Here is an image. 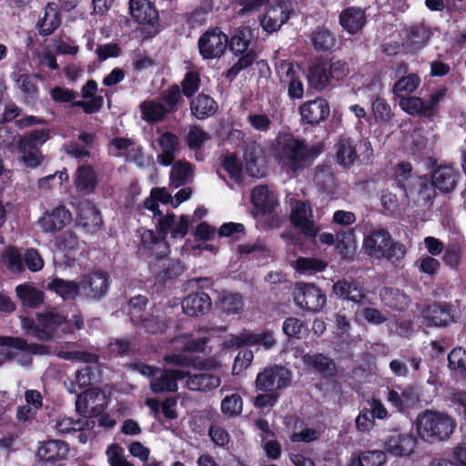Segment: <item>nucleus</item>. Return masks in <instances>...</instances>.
Segmentation results:
<instances>
[{"label": "nucleus", "mask_w": 466, "mask_h": 466, "mask_svg": "<svg viewBox=\"0 0 466 466\" xmlns=\"http://www.w3.org/2000/svg\"><path fill=\"white\" fill-rule=\"evenodd\" d=\"M189 107L191 114L199 120H204L214 116L218 109L216 100L204 93H200L197 96L192 97Z\"/></svg>", "instance_id": "nucleus-29"}, {"label": "nucleus", "mask_w": 466, "mask_h": 466, "mask_svg": "<svg viewBox=\"0 0 466 466\" xmlns=\"http://www.w3.org/2000/svg\"><path fill=\"white\" fill-rule=\"evenodd\" d=\"M312 48L317 53H326L332 50L336 45L334 34L325 25H318L309 35Z\"/></svg>", "instance_id": "nucleus-34"}, {"label": "nucleus", "mask_w": 466, "mask_h": 466, "mask_svg": "<svg viewBox=\"0 0 466 466\" xmlns=\"http://www.w3.org/2000/svg\"><path fill=\"white\" fill-rule=\"evenodd\" d=\"M61 24L59 8L56 3H48L45 8L43 17L37 22V28L40 35H50Z\"/></svg>", "instance_id": "nucleus-33"}, {"label": "nucleus", "mask_w": 466, "mask_h": 466, "mask_svg": "<svg viewBox=\"0 0 466 466\" xmlns=\"http://www.w3.org/2000/svg\"><path fill=\"white\" fill-rule=\"evenodd\" d=\"M447 94V88L441 87L429 96L427 100L420 96H408L400 98V108L410 116L432 119L440 113V102Z\"/></svg>", "instance_id": "nucleus-5"}, {"label": "nucleus", "mask_w": 466, "mask_h": 466, "mask_svg": "<svg viewBox=\"0 0 466 466\" xmlns=\"http://www.w3.org/2000/svg\"><path fill=\"white\" fill-rule=\"evenodd\" d=\"M220 308L228 315L238 314L244 308L243 298L238 293H226L220 299Z\"/></svg>", "instance_id": "nucleus-56"}, {"label": "nucleus", "mask_w": 466, "mask_h": 466, "mask_svg": "<svg viewBox=\"0 0 466 466\" xmlns=\"http://www.w3.org/2000/svg\"><path fill=\"white\" fill-rule=\"evenodd\" d=\"M107 460L110 466H134L124 455V449L117 443H112L106 449Z\"/></svg>", "instance_id": "nucleus-64"}, {"label": "nucleus", "mask_w": 466, "mask_h": 466, "mask_svg": "<svg viewBox=\"0 0 466 466\" xmlns=\"http://www.w3.org/2000/svg\"><path fill=\"white\" fill-rule=\"evenodd\" d=\"M350 74V66L343 59L318 56L308 67L307 79L310 88L321 92L335 87Z\"/></svg>", "instance_id": "nucleus-2"}, {"label": "nucleus", "mask_w": 466, "mask_h": 466, "mask_svg": "<svg viewBox=\"0 0 466 466\" xmlns=\"http://www.w3.org/2000/svg\"><path fill=\"white\" fill-rule=\"evenodd\" d=\"M177 373H178V371H164L160 377L151 381V390L155 393L176 391L177 390Z\"/></svg>", "instance_id": "nucleus-46"}, {"label": "nucleus", "mask_w": 466, "mask_h": 466, "mask_svg": "<svg viewBox=\"0 0 466 466\" xmlns=\"http://www.w3.org/2000/svg\"><path fill=\"white\" fill-rule=\"evenodd\" d=\"M200 75L198 71H188L181 81L180 90L187 98H192L200 87Z\"/></svg>", "instance_id": "nucleus-57"}, {"label": "nucleus", "mask_w": 466, "mask_h": 466, "mask_svg": "<svg viewBox=\"0 0 466 466\" xmlns=\"http://www.w3.org/2000/svg\"><path fill=\"white\" fill-rule=\"evenodd\" d=\"M211 299L203 290H198L187 295L182 301V309L185 314L190 317L203 316L211 309Z\"/></svg>", "instance_id": "nucleus-26"}, {"label": "nucleus", "mask_w": 466, "mask_h": 466, "mask_svg": "<svg viewBox=\"0 0 466 466\" xmlns=\"http://www.w3.org/2000/svg\"><path fill=\"white\" fill-rule=\"evenodd\" d=\"M455 309L450 302H433L421 310L428 326L445 328L455 322Z\"/></svg>", "instance_id": "nucleus-16"}, {"label": "nucleus", "mask_w": 466, "mask_h": 466, "mask_svg": "<svg viewBox=\"0 0 466 466\" xmlns=\"http://www.w3.org/2000/svg\"><path fill=\"white\" fill-rule=\"evenodd\" d=\"M299 111L303 123L316 126L329 117L330 107L326 98L316 97L300 105Z\"/></svg>", "instance_id": "nucleus-18"}, {"label": "nucleus", "mask_w": 466, "mask_h": 466, "mask_svg": "<svg viewBox=\"0 0 466 466\" xmlns=\"http://www.w3.org/2000/svg\"><path fill=\"white\" fill-rule=\"evenodd\" d=\"M333 294L341 300L350 301L359 307L368 303L367 291L363 285L355 279H340L332 285Z\"/></svg>", "instance_id": "nucleus-14"}, {"label": "nucleus", "mask_w": 466, "mask_h": 466, "mask_svg": "<svg viewBox=\"0 0 466 466\" xmlns=\"http://www.w3.org/2000/svg\"><path fill=\"white\" fill-rule=\"evenodd\" d=\"M15 293L24 308L36 309L45 300L44 292L29 283L17 285Z\"/></svg>", "instance_id": "nucleus-36"}, {"label": "nucleus", "mask_w": 466, "mask_h": 466, "mask_svg": "<svg viewBox=\"0 0 466 466\" xmlns=\"http://www.w3.org/2000/svg\"><path fill=\"white\" fill-rule=\"evenodd\" d=\"M76 224L88 234H95L103 227V218L96 205L87 199L77 202Z\"/></svg>", "instance_id": "nucleus-13"}, {"label": "nucleus", "mask_w": 466, "mask_h": 466, "mask_svg": "<svg viewBox=\"0 0 466 466\" xmlns=\"http://www.w3.org/2000/svg\"><path fill=\"white\" fill-rule=\"evenodd\" d=\"M436 189L432 179H430L427 176H422L415 178V183L406 197L431 206L436 197Z\"/></svg>", "instance_id": "nucleus-28"}, {"label": "nucleus", "mask_w": 466, "mask_h": 466, "mask_svg": "<svg viewBox=\"0 0 466 466\" xmlns=\"http://www.w3.org/2000/svg\"><path fill=\"white\" fill-rule=\"evenodd\" d=\"M456 426L453 419L447 414L430 410L420 413L416 419V429L420 437L428 442L448 439Z\"/></svg>", "instance_id": "nucleus-4"}, {"label": "nucleus", "mask_w": 466, "mask_h": 466, "mask_svg": "<svg viewBox=\"0 0 466 466\" xmlns=\"http://www.w3.org/2000/svg\"><path fill=\"white\" fill-rule=\"evenodd\" d=\"M380 299L385 306L400 312L404 311L410 302L408 295L394 288H384L380 291Z\"/></svg>", "instance_id": "nucleus-40"}, {"label": "nucleus", "mask_w": 466, "mask_h": 466, "mask_svg": "<svg viewBox=\"0 0 466 466\" xmlns=\"http://www.w3.org/2000/svg\"><path fill=\"white\" fill-rule=\"evenodd\" d=\"M304 362L324 376L333 377L337 372L336 364L333 360L323 353L305 355Z\"/></svg>", "instance_id": "nucleus-41"}, {"label": "nucleus", "mask_w": 466, "mask_h": 466, "mask_svg": "<svg viewBox=\"0 0 466 466\" xmlns=\"http://www.w3.org/2000/svg\"><path fill=\"white\" fill-rule=\"evenodd\" d=\"M210 137L208 132L199 127L194 126L190 127L186 137V142L189 149L196 151L200 149L204 143Z\"/></svg>", "instance_id": "nucleus-62"}, {"label": "nucleus", "mask_w": 466, "mask_h": 466, "mask_svg": "<svg viewBox=\"0 0 466 466\" xmlns=\"http://www.w3.org/2000/svg\"><path fill=\"white\" fill-rule=\"evenodd\" d=\"M157 142L162 150L161 154L157 155L158 163L165 167L171 166L179 149L178 137L170 131H165L157 138Z\"/></svg>", "instance_id": "nucleus-27"}, {"label": "nucleus", "mask_w": 466, "mask_h": 466, "mask_svg": "<svg viewBox=\"0 0 466 466\" xmlns=\"http://www.w3.org/2000/svg\"><path fill=\"white\" fill-rule=\"evenodd\" d=\"M69 444L62 440L48 439L39 442L37 460L51 466H62L68 459Z\"/></svg>", "instance_id": "nucleus-10"}, {"label": "nucleus", "mask_w": 466, "mask_h": 466, "mask_svg": "<svg viewBox=\"0 0 466 466\" xmlns=\"http://www.w3.org/2000/svg\"><path fill=\"white\" fill-rule=\"evenodd\" d=\"M74 185L77 193L90 196L96 192L98 186V174L90 164L79 165L76 170Z\"/></svg>", "instance_id": "nucleus-21"}, {"label": "nucleus", "mask_w": 466, "mask_h": 466, "mask_svg": "<svg viewBox=\"0 0 466 466\" xmlns=\"http://www.w3.org/2000/svg\"><path fill=\"white\" fill-rule=\"evenodd\" d=\"M228 37L220 27L208 28L198 41L199 54L204 59L219 58L228 46Z\"/></svg>", "instance_id": "nucleus-9"}, {"label": "nucleus", "mask_w": 466, "mask_h": 466, "mask_svg": "<svg viewBox=\"0 0 466 466\" xmlns=\"http://www.w3.org/2000/svg\"><path fill=\"white\" fill-rule=\"evenodd\" d=\"M108 350L116 357H125L133 355L136 346L130 339H115L109 343Z\"/></svg>", "instance_id": "nucleus-59"}, {"label": "nucleus", "mask_w": 466, "mask_h": 466, "mask_svg": "<svg viewBox=\"0 0 466 466\" xmlns=\"http://www.w3.org/2000/svg\"><path fill=\"white\" fill-rule=\"evenodd\" d=\"M416 445L417 439L414 434L399 427L388 430L382 439V447L386 453L397 458L410 456Z\"/></svg>", "instance_id": "nucleus-6"}, {"label": "nucleus", "mask_w": 466, "mask_h": 466, "mask_svg": "<svg viewBox=\"0 0 466 466\" xmlns=\"http://www.w3.org/2000/svg\"><path fill=\"white\" fill-rule=\"evenodd\" d=\"M72 220V215L65 205H59L52 210H46L39 218L38 225L45 233L62 230Z\"/></svg>", "instance_id": "nucleus-19"}, {"label": "nucleus", "mask_w": 466, "mask_h": 466, "mask_svg": "<svg viewBox=\"0 0 466 466\" xmlns=\"http://www.w3.org/2000/svg\"><path fill=\"white\" fill-rule=\"evenodd\" d=\"M371 109L377 124L389 123L394 116L390 104L383 97H377L372 102Z\"/></svg>", "instance_id": "nucleus-53"}, {"label": "nucleus", "mask_w": 466, "mask_h": 466, "mask_svg": "<svg viewBox=\"0 0 466 466\" xmlns=\"http://www.w3.org/2000/svg\"><path fill=\"white\" fill-rule=\"evenodd\" d=\"M293 299L299 309L310 312H319L327 304L326 294L313 283L298 282Z\"/></svg>", "instance_id": "nucleus-7"}, {"label": "nucleus", "mask_w": 466, "mask_h": 466, "mask_svg": "<svg viewBox=\"0 0 466 466\" xmlns=\"http://www.w3.org/2000/svg\"><path fill=\"white\" fill-rule=\"evenodd\" d=\"M367 15L364 9L357 6L344 8L339 15V23L347 33L358 34L366 25Z\"/></svg>", "instance_id": "nucleus-25"}, {"label": "nucleus", "mask_w": 466, "mask_h": 466, "mask_svg": "<svg viewBox=\"0 0 466 466\" xmlns=\"http://www.w3.org/2000/svg\"><path fill=\"white\" fill-rule=\"evenodd\" d=\"M431 177L439 191L448 194L456 188L461 174L451 165H438L434 161L431 167Z\"/></svg>", "instance_id": "nucleus-17"}, {"label": "nucleus", "mask_w": 466, "mask_h": 466, "mask_svg": "<svg viewBox=\"0 0 466 466\" xmlns=\"http://www.w3.org/2000/svg\"><path fill=\"white\" fill-rule=\"evenodd\" d=\"M326 267L327 263L317 258L300 257L296 260L297 270L302 273L321 272Z\"/></svg>", "instance_id": "nucleus-61"}, {"label": "nucleus", "mask_w": 466, "mask_h": 466, "mask_svg": "<svg viewBox=\"0 0 466 466\" xmlns=\"http://www.w3.org/2000/svg\"><path fill=\"white\" fill-rule=\"evenodd\" d=\"M136 326L151 334H161L167 329L168 323L164 315L155 316L151 314L142 318L141 321Z\"/></svg>", "instance_id": "nucleus-48"}, {"label": "nucleus", "mask_w": 466, "mask_h": 466, "mask_svg": "<svg viewBox=\"0 0 466 466\" xmlns=\"http://www.w3.org/2000/svg\"><path fill=\"white\" fill-rule=\"evenodd\" d=\"M37 321L39 322L40 326H43L46 328L50 332H52L55 335V332H56L59 328L66 324V318L56 312H46L38 315Z\"/></svg>", "instance_id": "nucleus-60"}, {"label": "nucleus", "mask_w": 466, "mask_h": 466, "mask_svg": "<svg viewBox=\"0 0 466 466\" xmlns=\"http://www.w3.org/2000/svg\"><path fill=\"white\" fill-rule=\"evenodd\" d=\"M110 284L109 274L105 270L98 269L81 277L80 291L88 300L101 301L106 296Z\"/></svg>", "instance_id": "nucleus-8"}, {"label": "nucleus", "mask_w": 466, "mask_h": 466, "mask_svg": "<svg viewBox=\"0 0 466 466\" xmlns=\"http://www.w3.org/2000/svg\"><path fill=\"white\" fill-rule=\"evenodd\" d=\"M356 143L348 136H340L335 144L336 162L339 166L350 167L356 161L358 155Z\"/></svg>", "instance_id": "nucleus-32"}, {"label": "nucleus", "mask_w": 466, "mask_h": 466, "mask_svg": "<svg viewBox=\"0 0 466 466\" xmlns=\"http://www.w3.org/2000/svg\"><path fill=\"white\" fill-rule=\"evenodd\" d=\"M312 208L308 201L298 200L289 215L291 225L309 238H315L319 232V228L309 218H312Z\"/></svg>", "instance_id": "nucleus-12"}, {"label": "nucleus", "mask_w": 466, "mask_h": 466, "mask_svg": "<svg viewBox=\"0 0 466 466\" xmlns=\"http://www.w3.org/2000/svg\"><path fill=\"white\" fill-rule=\"evenodd\" d=\"M231 345L239 349L244 346H263L265 349H271L276 344L272 331L264 330L261 333H253L249 329H243L239 334L234 336Z\"/></svg>", "instance_id": "nucleus-23"}, {"label": "nucleus", "mask_w": 466, "mask_h": 466, "mask_svg": "<svg viewBox=\"0 0 466 466\" xmlns=\"http://www.w3.org/2000/svg\"><path fill=\"white\" fill-rule=\"evenodd\" d=\"M362 247L369 257L384 258L392 264L400 262L407 252L404 244L394 240L389 230L384 228L372 229L364 237Z\"/></svg>", "instance_id": "nucleus-3"}, {"label": "nucleus", "mask_w": 466, "mask_h": 466, "mask_svg": "<svg viewBox=\"0 0 466 466\" xmlns=\"http://www.w3.org/2000/svg\"><path fill=\"white\" fill-rule=\"evenodd\" d=\"M412 173V166L409 162H401L398 164L395 171V181L398 187L404 191L405 196L408 195L415 183V178H419Z\"/></svg>", "instance_id": "nucleus-43"}, {"label": "nucleus", "mask_w": 466, "mask_h": 466, "mask_svg": "<svg viewBox=\"0 0 466 466\" xmlns=\"http://www.w3.org/2000/svg\"><path fill=\"white\" fill-rule=\"evenodd\" d=\"M98 86L96 80L89 79L81 89V96L88 101L77 100L74 101L72 106L82 108L83 112L92 115L99 112L104 106V97L96 95Z\"/></svg>", "instance_id": "nucleus-22"}, {"label": "nucleus", "mask_w": 466, "mask_h": 466, "mask_svg": "<svg viewBox=\"0 0 466 466\" xmlns=\"http://www.w3.org/2000/svg\"><path fill=\"white\" fill-rule=\"evenodd\" d=\"M129 11L132 18L138 24L148 25L153 35L159 32V15L155 5L149 0H129Z\"/></svg>", "instance_id": "nucleus-15"}, {"label": "nucleus", "mask_w": 466, "mask_h": 466, "mask_svg": "<svg viewBox=\"0 0 466 466\" xmlns=\"http://www.w3.org/2000/svg\"><path fill=\"white\" fill-rule=\"evenodd\" d=\"M80 281L67 280L55 277L46 285V290L56 293L63 300H74L80 293Z\"/></svg>", "instance_id": "nucleus-31"}, {"label": "nucleus", "mask_w": 466, "mask_h": 466, "mask_svg": "<svg viewBox=\"0 0 466 466\" xmlns=\"http://www.w3.org/2000/svg\"><path fill=\"white\" fill-rule=\"evenodd\" d=\"M170 170V181L177 187L183 186L187 183L189 177L193 174V165L187 161L178 160L172 163Z\"/></svg>", "instance_id": "nucleus-45"}, {"label": "nucleus", "mask_w": 466, "mask_h": 466, "mask_svg": "<svg viewBox=\"0 0 466 466\" xmlns=\"http://www.w3.org/2000/svg\"><path fill=\"white\" fill-rule=\"evenodd\" d=\"M17 147L19 152L22 154L21 158L25 167L35 168L43 163L45 156L39 148H29L28 147H25L20 144H17Z\"/></svg>", "instance_id": "nucleus-58"}, {"label": "nucleus", "mask_w": 466, "mask_h": 466, "mask_svg": "<svg viewBox=\"0 0 466 466\" xmlns=\"http://www.w3.org/2000/svg\"><path fill=\"white\" fill-rule=\"evenodd\" d=\"M421 79L417 73H410L398 79L392 87L393 93L401 97L402 93L411 94L420 86Z\"/></svg>", "instance_id": "nucleus-51"}, {"label": "nucleus", "mask_w": 466, "mask_h": 466, "mask_svg": "<svg viewBox=\"0 0 466 466\" xmlns=\"http://www.w3.org/2000/svg\"><path fill=\"white\" fill-rule=\"evenodd\" d=\"M15 81L27 100L34 101L38 98L39 88L37 83L34 82V76H29L27 73L20 74Z\"/></svg>", "instance_id": "nucleus-55"}, {"label": "nucleus", "mask_w": 466, "mask_h": 466, "mask_svg": "<svg viewBox=\"0 0 466 466\" xmlns=\"http://www.w3.org/2000/svg\"><path fill=\"white\" fill-rule=\"evenodd\" d=\"M255 383L258 390L278 391L289 386L290 373L281 366L268 367L257 375Z\"/></svg>", "instance_id": "nucleus-11"}, {"label": "nucleus", "mask_w": 466, "mask_h": 466, "mask_svg": "<svg viewBox=\"0 0 466 466\" xmlns=\"http://www.w3.org/2000/svg\"><path fill=\"white\" fill-rule=\"evenodd\" d=\"M220 378L207 371L197 373H188L187 386L190 390L208 391L218 388L220 385Z\"/></svg>", "instance_id": "nucleus-35"}, {"label": "nucleus", "mask_w": 466, "mask_h": 466, "mask_svg": "<svg viewBox=\"0 0 466 466\" xmlns=\"http://www.w3.org/2000/svg\"><path fill=\"white\" fill-rule=\"evenodd\" d=\"M323 149L321 143L309 146L304 139L285 134L278 139L276 159L288 173L297 176L309 167Z\"/></svg>", "instance_id": "nucleus-1"}, {"label": "nucleus", "mask_w": 466, "mask_h": 466, "mask_svg": "<svg viewBox=\"0 0 466 466\" xmlns=\"http://www.w3.org/2000/svg\"><path fill=\"white\" fill-rule=\"evenodd\" d=\"M282 331L289 339H300L308 331V328L304 320L297 317H289L283 321Z\"/></svg>", "instance_id": "nucleus-50"}, {"label": "nucleus", "mask_w": 466, "mask_h": 466, "mask_svg": "<svg viewBox=\"0 0 466 466\" xmlns=\"http://www.w3.org/2000/svg\"><path fill=\"white\" fill-rule=\"evenodd\" d=\"M243 401L240 395L233 393L226 396L221 402V411L223 414L232 417L241 413Z\"/></svg>", "instance_id": "nucleus-63"}, {"label": "nucleus", "mask_w": 466, "mask_h": 466, "mask_svg": "<svg viewBox=\"0 0 466 466\" xmlns=\"http://www.w3.org/2000/svg\"><path fill=\"white\" fill-rule=\"evenodd\" d=\"M142 119L148 124H157L163 121L170 113L160 101L145 100L139 105Z\"/></svg>", "instance_id": "nucleus-39"}, {"label": "nucleus", "mask_w": 466, "mask_h": 466, "mask_svg": "<svg viewBox=\"0 0 466 466\" xmlns=\"http://www.w3.org/2000/svg\"><path fill=\"white\" fill-rule=\"evenodd\" d=\"M138 250L147 258H163L169 252V246L159 235L151 229H146L141 234Z\"/></svg>", "instance_id": "nucleus-20"}, {"label": "nucleus", "mask_w": 466, "mask_h": 466, "mask_svg": "<svg viewBox=\"0 0 466 466\" xmlns=\"http://www.w3.org/2000/svg\"><path fill=\"white\" fill-rule=\"evenodd\" d=\"M148 304V299L145 295H137L128 301L130 320L134 325H137L145 316V310Z\"/></svg>", "instance_id": "nucleus-54"}, {"label": "nucleus", "mask_w": 466, "mask_h": 466, "mask_svg": "<svg viewBox=\"0 0 466 466\" xmlns=\"http://www.w3.org/2000/svg\"><path fill=\"white\" fill-rule=\"evenodd\" d=\"M255 38V29L248 25H241L235 28L228 45L231 52L238 56L249 50V46Z\"/></svg>", "instance_id": "nucleus-30"}, {"label": "nucleus", "mask_w": 466, "mask_h": 466, "mask_svg": "<svg viewBox=\"0 0 466 466\" xmlns=\"http://www.w3.org/2000/svg\"><path fill=\"white\" fill-rule=\"evenodd\" d=\"M431 36V28L424 24H416L410 27L406 40L410 52H417L422 49Z\"/></svg>", "instance_id": "nucleus-37"}, {"label": "nucleus", "mask_w": 466, "mask_h": 466, "mask_svg": "<svg viewBox=\"0 0 466 466\" xmlns=\"http://www.w3.org/2000/svg\"><path fill=\"white\" fill-rule=\"evenodd\" d=\"M1 260L12 273H21L25 270L24 256L15 246L6 247L1 255Z\"/></svg>", "instance_id": "nucleus-44"}, {"label": "nucleus", "mask_w": 466, "mask_h": 466, "mask_svg": "<svg viewBox=\"0 0 466 466\" xmlns=\"http://www.w3.org/2000/svg\"><path fill=\"white\" fill-rule=\"evenodd\" d=\"M211 11L208 4H201L191 12L183 14L182 17L189 28H196L207 22V16Z\"/></svg>", "instance_id": "nucleus-52"}, {"label": "nucleus", "mask_w": 466, "mask_h": 466, "mask_svg": "<svg viewBox=\"0 0 466 466\" xmlns=\"http://www.w3.org/2000/svg\"><path fill=\"white\" fill-rule=\"evenodd\" d=\"M251 203L257 215L260 216L272 214L279 205L267 185H258L252 189Z\"/></svg>", "instance_id": "nucleus-24"}, {"label": "nucleus", "mask_w": 466, "mask_h": 466, "mask_svg": "<svg viewBox=\"0 0 466 466\" xmlns=\"http://www.w3.org/2000/svg\"><path fill=\"white\" fill-rule=\"evenodd\" d=\"M50 138V129L41 128L25 132L20 137L17 144L24 145L29 148H39Z\"/></svg>", "instance_id": "nucleus-47"}, {"label": "nucleus", "mask_w": 466, "mask_h": 466, "mask_svg": "<svg viewBox=\"0 0 466 466\" xmlns=\"http://www.w3.org/2000/svg\"><path fill=\"white\" fill-rule=\"evenodd\" d=\"M185 96L177 84L169 86L160 93V100L165 105L167 110L173 115L177 113L180 106L185 104Z\"/></svg>", "instance_id": "nucleus-42"}, {"label": "nucleus", "mask_w": 466, "mask_h": 466, "mask_svg": "<svg viewBox=\"0 0 466 466\" xmlns=\"http://www.w3.org/2000/svg\"><path fill=\"white\" fill-rule=\"evenodd\" d=\"M161 262V269L157 274V279L159 283L165 284L167 280L174 279L182 273V268L179 261L169 258H158Z\"/></svg>", "instance_id": "nucleus-49"}, {"label": "nucleus", "mask_w": 466, "mask_h": 466, "mask_svg": "<svg viewBox=\"0 0 466 466\" xmlns=\"http://www.w3.org/2000/svg\"><path fill=\"white\" fill-rule=\"evenodd\" d=\"M277 6L280 9L279 16H271L268 15H265L260 21L263 30L268 34H272L279 30L280 27L289 20L293 14V9L289 8L287 3L283 0H279L277 2Z\"/></svg>", "instance_id": "nucleus-38"}]
</instances>
